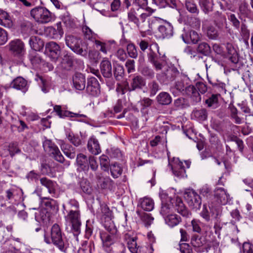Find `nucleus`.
Masks as SVG:
<instances>
[{
  "label": "nucleus",
  "mask_w": 253,
  "mask_h": 253,
  "mask_svg": "<svg viewBox=\"0 0 253 253\" xmlns=\"http://www.w3.org/2000/svg\"><path fill=\"white\" fill-rule=\"evenodd\" d=\"M179 250L181 253H193L191 247L187 243L180 244Z\"/></svg>",
  "instance_id": "nucleus-63"
},
{
  "label": "nucleus",
  "mask_w": 253,
  "mask_h": 253,
  "mask_svg": "<svg viewBox=\"0 0 253 253\" xmlns=\"http://www.w3.org/2000/svg\"><path fill=\"white\" fill-rule=\"evenodd\" d=\"M28 57L31 64L34 66L37 67L43 62L41 57L35 50L31 51Z\"/></svg>",
  "instance_id": "nucleus-40"
},
{
  "label": "nucleus",
  "mask_w": 253,
  "mask_h": 253,
  "mask_svg": "<svg viewBox=\"0 0 253 253\" xmlns=\"http://www.w3.org/2000/svg\"><path fill=\"white\" fill-rule=\"evenodd\" d=\"M107 151L111 157L118 159H121L123 157L122 152L118 148L112 147L109 149H107Z\"/></svg>",
  "instance_id": "nucleus-53"
},
{
  "label": "nucleus",
  "mask_w": 253,
  "mask_h": 253,
  "mask_svg": "<svg viewBox=\"0 0 253 253\" xmlns=\"http://www.w3.org/2000/svg\"><path fill=\"white\" fill-rule=\"evenodd\" d=\"M190 82L189 79L186 76L181 77L180 80L175 82L173 87L171 88L172 92L186 94L187 89L192 85L190 84Z\"/></svg>",
  "instance_id": "nucleus-10"
},
{
  "label": "nucleus",
  "mask_w": 253,
  "mask_h": 253,
  "mask_svg": "<svg viewBox=\"0 0 253 253\" xmlns=\"http://www.w3.org/2000/svg\"><path fill=\"white\" fill-rule=\"evenodd\" d=\"M172 205L170 203H164V201L162 203L161 209L160 211L161 214L164 216L166 217L168 215L171 214L170 212L172 211Z\"/></svg>",
  "instance_id": "nucleus-50"
},
{
  "label": "nucleus",
  "mask_w": 253,
  "mask_h": 253,
  "mask_svg": "<svg viewBox=\"0 0 253 253\" xmlns=\"http://www.w3.org/2000/svg\"><path fill=\"white\" fill-rule=\"evenodd\" d=\"M63 208L68 212L65 216L66 220L72 224V230L74 234L78 235L80 233L81 226L80 211L73 209L66 210L64 205Z\"/></svg>",
  "instance_id": "nucleus-5"
},
{
  "label": "nucleus",
  "mask_w": 253,
  "mask_h": 253,
  "mask_svg": "<svg viewBox=\"0 0 253 253\" xmlns=\"http://www.w3.org/2000/svg\"><path fill=\"white\" fill-rule=\"evenodd\" d=\"M214 22L216 26L221 29L224 26L226 21V17L218 11H216L214 13Z\"/></svg>",
  "instance_id": "nucleus-43"
},
{
  "label": "nucleus",
  "mask_w": 253,
  "mask_h": 253,
  "mask_svg": "<svg viewBox=\"0 0 253 253\" xmlns=\"http://www.w3.org/2000/svg\"><path fill=\"white\" fill-rule=\"evenodd\" d=\"M157 102L161 105H167L172 101V98L169 93L166 92H162L157 96Z\"/></svg>",
  "instance_id": "nucleus-37"
},
{
  "label": "nucleus",
  "mask_w": 253,
  "mask_h": 253,
  "mask_svg": "<svg viewBox=\"0 0 253 253\" xmlns=\"http://www.w3.org/2000/svg\"><path fill=\"white\" fill-rule=\"evenodd\" d=\"M74 65V57L70 53L64 52L61 57L59 67L62 71H71Z\"/></svg>",
  "instance_id": "nucleus-17"
},
{
  "label": "nucleus",
  "mask_w": 253,
  "mask_h": 253,
  "mask_svg": "<svg viewBox=\"0 0 253 253\" xmlns=\"http://www.w3.org/2000/svg\"><path fill=\"white\" fill-rule=\"evenodd\" d=\"M214 195L218 202L222 205L226 204L230 200L229 194L223 188H216Z\"/></svg>",
  "instance_id": "nucleus-19"
},
{
  "label": "nucleus",
  "mask_w": 253,
  "mask_h": 253,
  "mask_svg": "<svg viewBox=\"0 0 253 253\" xmlns=\"http://www.w3.org/2000/svg\"><path fill=\"white\" fill-rule=\"evenodd\" d=\"M29 42L32 50H35L36 52L40 50L44 46L43 41L36 36L31 37Z\"/></svg>",
  "instance_id": "nucleus-34"
},
{
  "label": "nucleus",
  "mask_w": 253,
  "mask_h": 253,
  "mask_svg": "<svg viewBox=\"0 0 253 253\" xmlns=\"http://www.w3.org/2000/svg\"><path fill=\"white\" fill-rule=\"evenodd\" d=\"M185 94L190 97V101L192 105H195L201 100V96L199 91L193 85L187 89Z\"/></svg>",
  "instance_id": "nucleus-26"
},
{
  "label": "nucleus",
  "mask_w": 253,
  "mask_h": 253,
  "mask_svg": "<svg viewBox=\"0 0 253 253\" xmlns=\"http://www.w3.org/2000/svg\"><path fill=\"white\" fill-rule=\"evenodd\" d=\"M124 239L126 242L127 248L132 253H138L139 246L136 243V238L131 237L128 234L124 235Z\"/></svg>",
  "instance_id": "nucleus-27"
},
{
  "label": "nucleus",
  "mask_w": 253,
  "mask_h": 253,
  "mask_svg": "<svg viewBox=\"0 0 253 253\" xmlns=\"http://www.w3.org/2000/svg\"><path fill=\"white\" fill-rule=\"evenodd\" d=\"M20 151L16 143H9L8 145H1L0 147V155L6 157L8 155L13 156Z\"/></svg>",
  "instance_id": "nucleus-20"
},
{
  "label": "nucleus",
  "mask_w": 253,
  "mask_h": 253,
  "mask_svg": "<svg viewBox=\"0 0 253 253\" xmlns=\"http://www.w3.org/2000/svg\"><path fill=\"white\" fill-rule=\"evenodd\" d=\"M139 72L141 74L148 79H153L155 76V73L153 69L146 65H143L140 67Z\"/></svg>",
  "instance_id": "nucleus-45"
},
{
  "label": "nucleus",
  "mask_w": 253,
  "mask_h": 253,
  "mask_svg": "<svg viewBox=\"0 0 253 253\" xmlns=\"http://www.w3.org/2000/svg\"><path fill=\"white\" fill-rule=\"evenodd\" d=\"M35 80L40 84L42 90L44 93H47L49 91L50 88L49 87L48 82L46 80L39 75H36Z\"/></svg>",
  "instance_id": "nucleus-46"
},
{
  "label": "nucleus",
  "mask_w": 253,
  "mask_h": 253,
  "mask_svg": "<svg viewBox=\"0 0 253 253\" xmlns=\"http://www.w3.org/2000/svg\"><path fill=\"white\" fill-rule=\"evenodd\" d=\"M86 91L88 94L92 96H97L100 94V84L96 79L90 78L88 79Z\"/></svg>",
  "instance_id": "nucleus-16"
},
{
  "label": "nucleus",
  "mask_w": 253,
  "mask_h": 253,
  "mask_svg": "<svg viewBox=\"0 0 253 253\" xmlns=\"http://www.w3.org/2000/svg\"><path fill=\"white\" fill-rule=\"evenodd\" d=\"M83 32L86 39L92 41L95 40V34L87 26H83Z\"/></svg>",
  "instance_id": "nucleus-57"
},
{
  "label": "nucleus",
  "mask_w": 253,
  "mask_h": 253,
  "mask_svg": "<svg viewBox=\"0 0 253 253\" xmlns=\"http://www.w3.org/2000/svg\"><path fill=\"white\" fill-rule=\"evenodd\" d=\"M136 213L140 218L145 227L150 226L154 221V217L150 213L144 212L139 210L136 211Z\"/></svg>",
  "instance_id": "nucleus-35"
},
{
  "label": "nucleus",
  "mask_w": 253,
  "mask_h": 253,
  "mask_svg": "<svg viewBox=\"0 0 253 253\" xmlns=\"http://www.w3.org/2000/svg\"><path fill=\"white\" fill-rule=\"evenodd\" d=\"M219 214V211L216 208L207 206L206 204L203 205L200 213V216L207 222H209L212 217L215 219L218 218Z\"/></svg>",
  "instance_id": "nucleus-12"
},
{
  "label": "nucleus",
  "mask_w": 253,
  "mask_h": 253,
  "mask_svg": "<svg viewBox=\"0 0 253 253\" xmlns=\"http://www.w3.org/2000/svg\"><path fill=\"white\" fill-rule=\"evenodd\" d=\"M158 36L160 38H169L173 34V27L169 23H165L158 27Z\"/></svg>",
  "instance_id": "nucleus-23"
},
{
  "label": "nucleus",
  "mask_w": 253,
  "mask_h": 253,
  "mask_svg": "<svg viewBox=\"0 0 253 253\" xmlns=\"http://www.w3.org/2000/svg\"><path fill=\"white\" fill-rule=\"evenodd\" d=\"M199 2L203 11L206 14L212 10L213 5L212 0H200Z\"/></svg>",
  "instance_id": "nucleus-44"
},
{
  "label": "nucleus",
  "mask_w": 253,
  "mask_h": 253,
  "mask_svg": "<svg viewBox=\"0 0 253 253\" xmlns=\"http://www.w3.org/2000/svg\"><path fill=\"white\" fill-rule=\"evenodd\" d=\"M243 253H253V245L248 242H245L243 244Z\"/></svg>",
  "instance_id": "nucleus-64"
},
{
  "label": "nucleus",
  "mask_w": 253,
  "mask_h": 253,
  "mask_svg": "<svg viewBox=\"0 0 253 253\" xmlns=\"http://www.w3.org/2000/svg\"><path fill=\"white\" fill-rule=\"evenodd\" d=\"M147 58L148 61L157 71L163 70L166 62L163 57L160 56L159 46L157 43L150 45Z\"/></svg>",
  "instance_id": "nucleus-2"
},
{
  "label": "nucleus",
  "mask_w": 253,
  "mask_h": 253,
  "mask_svg": "<svg viewBox=\"0 0 253 253\" xmlns=\"http://www.w3.org/2000/svg\"><path fill=\"white\" fill-rule=\"evenodd\" d=\"M73 83L74 87L79 90H83L85 87V78L82 73H76L73 76Z\"/></svg>",
  "instance_id": "nucleus-22"
},
{
  "label": "nucleus",
  "mask_w": 253,
  "mask_h": 253,
  "mask_svg": "<svg viewBox=\"0 0 253 253\" xmlns=\"http://www.w3.org/2000/svg\"><path fill=\"white\" fill-rule=\"evenodd\" d=\"M53 110L56 112V114L60 118L64 117H76V118H86V116L84 114H80L79 113H74L72 112L63 110L61 108V106L60 105H55L53 107Z\"/></svg>",
  "instance_id": "nucleus-21"
},
{
  "label": "nucleus",
  "mask_w": 253,
  "mask_h": 253,
  "mask_svg": "<svg viewBox=\"0 0 253 253\" xmlns=\"http://www.w3.org/2000/svg\"><path fill=\"white\" fill-rule=\"evenodd\" d=\"M43 147L44 151L52 155L55 160L60 163L63 162L64 158L55 143H43Z\"/></svg>",
  "instance_id": "nucleus-14"
},
{
  "label": "nucleus",
  "mask_w": 253,
  "mask_h": 253,
  "mask_svg": "<svg viewBox=\"0 0 253 253\" xmlns=\"http://www.w3.org/2000/svg\"><path fill=\"white\" fill-rule=\"evenodd\" d=\"M191 243L194 247L200 248L206 245L207 240L204 236L195 235L192 236L191 239Z\"/></svg>",
  "instance_id": "nucleus-36"
},
{
  "label": "nucleus",
  "mask_w": 253,
  "mask_h": 253,
  "mask_svg": "<svg viewBox=\"0 0 253 253\" xmlns=\"http://www.w3.org/2000/svg\"><path fill=\"white\" fill-rule=\"evenodd\" d=\"M77 170L79 171H84L86 173L89 170V166L93 171L98 169V165L96 159L93 156L87 157L83 154H79L76 158Z\"/></svg>",
  "instance_id": "nucleus-3"
},
{
  "label": "nucleus",
  "mask_w": 253,
  "mask_h": 253,
  "mask_svg": "<svg viewBox=\"0 0 253 253\" xmlns=\"http://www.w3.org/2000/svg\"><path fill=\"white\" fill-rule=\"evenodd\" d=\"M173 174L178 177L186 176V170L183 163L177 158L174 160V164L171 166Z\"/></svg>",
  "instance_id": "nucleus-25"
},
{
  "label": "nucleus",
  "mask_w": 253,
  "mask_h": 253,
  "mask_svg": "<svg viewBox=\"0 0 253 253\" xmlns=\"http://www.w3.org/2000/svg\"><path fill=\"white\" fill-rule=\"evenodd\" d=\"M66 45L75 53L84 57H86L88 53L86 45H82L81 40L72 35H68L65 39Z\"/></svg>",
  "instance_id": "nucleus-4"
},
{
  "label": "nucleus",
  "mask_w": 253,
  "mask_h": 253,
  "mask_svg": "<svg viewBox=\"0 0 253 253\" xmlns=\"http://www.w3.org/2000/svg\"><path fill=\"white\" fill-rule=\"evenodd\" d=\"M100 71L104 78H111L112 77V69L111 62L105 58L100 63Z\"/></svg>",
  "instance_id": "nucleus-24"
},
{
  "label": "nucleus",
  "mask_w": 253,
  "mask_h": 253,
  "mask_svg": "<svg viewBox=\"0 0 253 253\" xmlns=\"http://www.w3.org/2000/svg\"><path fill=\"white\" fill-rule=\"evenodd\" d=\"M98 183L102 189H111L113 188L114 182L109 178H103L102 181H99Z\"/></svg>",
  "instance_id": "nucleus-56"
},
{
  "label": "nucleus",
  "mask_w": 253,
  "mask_h": 253,
  "mask_svg": "<svg viewBox=\"0 0 253 253\" xmlns=\"http://www.w3.org/2000/svg\"><path fill=\"white\" fill-rule=\"evenodd\" d=\"M106 228L108 232L101 233L100 237L103 246L109 247L118 240L117 229L113 225Z\"/></svg>",
  "instance_id": "nucleus-9"
},
{
  "label": "nucleus",
  "mask_w": 253,
  "mask_h": 253,
  "mask_svg": "<svg viewBox=\"0 0 253 253\" xmlns=\"http://www.w3.org/2000/svg\"><path fill=\"white\" fill-rule=\"evenodd\" d=\"M113 74L117 81H121L125 76V69L123 66L120 64L114 65Z\"/></svg>",
  "instance_id": "nucleus-41"
},
{
  "label": "nucleus",
  "mask_w": 253,
  "mask_h": 253,
  "mask_svg": "<svg viewBox=\"0 0 253 253\" xmlns=\"http://www.w3.org/2000/svg\"><path fill=\"white\" fill-rule=\"evenodd\" d=\"M27 81L22 77H17L13 80L10 84V86L16 89L21 90L25 92L27 90Z\"/></svg>",
  "instance_id": "nucleus-31"
},
{
  "label": "nucleus",
  "mask_w": 253,
  "mask_h": 253,
  "mask_svg": "<svg viewBox=\"0 0 253 253\" xmlns=\"http://www.w3.org/2000/svg\"><path fill=\"white\" fill-rule=\"evenodd\" d=\"M31 16L36 21L41 24H45L52 20V13L45 7L37 6L30 11Z\"/></svg>",
  "instance_id": "nucleus-6"
},
{
  "label": "nucleus",
  "mask_w": 253,
  "mask_h": 253,
  "mask_svg": "<svg viewBox=\"0 0 253 253\" xmlns=\"http://www.w3.org/2000/svg\"><path fill=\"white\" fill-rule=\"evenodd\" d=\"M146 85L145 79L140 75H134L132 77L130 83L129 91H134L136 89H141Z\"/></svg>",
  "instance_id": "nucleus-18"
},
{
  "label": "nucleus",
  "mask_w": 253,
  "mask_h": 253,
  "mask_svg": "<svg viewBox=\"0 0 253 253\" xmlns=\"http://www.w3.org/2000/svg\"><path fill=\"white\" fill-rule=\"evenodd\" d=\"M174 209L177 212L184 217H188L191 214L180 198H176Z\"/></svg>",
  "instance_id": "nucleus-29"
},
{
  "label": "nucleus",
  "mask_w": 253,
  "mask_h": 253,
  "mask_svg": "<svg viewBox=\"0 0 253 253\" xmlns=\"http://www.w3.org/2000/svg\"><path fill=\"white\" fill-rule=\"evenodd\" d=\"M159 85L155 81H152L148 84L150 96H154L159 90Z\"/></svg>",
  "instance_id": "nucleus-52"
},
{
  "label": "nucleus",
  "mask_w": 253,
  "mask_h": 253,
  "mask_svg": "<svg viewBox=\"0 0 253 253\" xmlns=\"http://www.w3.org/2000/svg\"><path fill=\"white\" fill-rule=\"evenodd\" d=\"M197 50L203 55H208L211 52V47L208 43L203 42L199 44Z\"/></svg>",
  "instance_id": "nucleus-55"
},
{
  "label": "nucleus",
  "mask_w": 253,
  "mask_h": 253,
  "mask_svg": "<svg viewBox=\"0 0 253 253\" xmlns=\"http://www.w3.org/2000/svg\"><path fill=\"white\" fill-rule=\"evenodd\" d=\"M138 207L145 211H151L154 207V201L150 198L144 197L139 200Z\"/></svg>",
  "instance_id": "nucleus-30"
},
{
  "label": "nucleus",
  "mask_w": 253,
  "mask_h": 253,
  "mask_svg": "<svg viewBox=\"0 0 253 253\" xmlns=\"http://www.w3.org/2000/svg\"><path fill=\"white\" fill-rule=\"evenodd\" d=\"M45 52L52 61L56 62L60 55V47L55 42H50L45 45Z\"/></svg>",
  "instance_id": "nucleus-11"
},
{
  "label": "nucleus",
  "mask_w": 253,
  "mask_h": 253,
  "mask_svg": "<svg viewBox=\"0 0 253 253\" xmlns=\"http://www.w3.org/2000/svg\"><path fill=\"white\" fill-rule=\"evenodd\" d=\"M165 222L171 227L176 226L181 221V218L176 214H171L165 217Z\"/></svg>",
  "instance_id": "nucleus-39"
},
{
  "label": "nucleus",
  "mask_w": 253,
  "mask_h": 253,
  "mask_svg": "<svg viewBox=\"0 0 253 253\" xmlns=\"http://www.w3.org/2000/svg\"><path fill=\"white\" fill-rule=\"evenodd\" d=\"M110 171L114 178H117L121 175L123 169L117 163H114L110 166Z\"/></svg>",
  "instance_id": "nucleus-49"
},
{
  "label": "nucleus",
  "mask_w": 253,
  "mask_h": 253,
  "mask_svg": "<svg viewBox=\"0 0 253 253\" xmlns=\"http://www.w3.org/2000/svg\"><path fill=\"white\" fill-rule=\"evenodd\" d=\"M0 25L7 28H10L12 26V22L8 13L1 9H0Z\"/></svg>",
  "instance_id": "nucleus-38"
},
{
  "label": "nucleus",
  "mask_w": 253,
  "mask_h": 253,
  "mask_svg": "<svg viewBox=\"0 0 253 253\" xmlns=\"http://www.w3.org/2000/svg\"><path fill=\"white\" fill-rule=\"evenodd\" d=\"M208 115L207 110L205 108L195 109L192 111L191 118L198 122H203L207 120Z\"/></svg>",
  "instance_id": "nucleus-28"
},
{
  "label": "nucleus",
  "mask_w": 253,
  "mask_h": 253,
  "mask_svg": "<svg viewBox=\"0 0 253 253\" xmlns=\"http://www.w3.org/2000/svg\"><path fill=\"white\" fill-rule=\"evenodd\" d=\"M185 6L186 9L190 13L198 14L199 13V9L196 4L193 0H186L185 2Z\"/></svg>",
  "instance_id": "nucleus-48"
},
{
  "label": "nucleus",
  "mask_w": 253,
  "mask_h": 253,
  "mask_svg": "<svg viewBox=\"0 0 253 253\" xmlns=\"http://www.w3.org/2000/svg\"><path fill=\"white\" fill-rule=\"evenodd\" d=\"M173 105L175 109H183L189 106L187 102V100L183 97H180L175 99L173 102Z\"/></svg>",
  "instance_id": "nucleus-51"
},
{
  "label": "nucleus",
  "mask_w": 253,
  "mask_h": 253,
  "mask_svg": "<svg viewBox=\"0 0 253 253\" xmlns=\"http://www.w3.org/2000/svg\"><path fill=\"white\" fill-rule=\"evenodd\" d=\"M99 160L100 166L104 170L108 169L110 164L109 158L107 156L103 155L100 157Z\"/></svg>",
  "instance_id": "nucleus-62"
},
{
  "label": "nucleus",
  "mask_w": 253,
  "mask_h": 253,
  "mask_svg": "<svg viewBox=\"0 0 253 253\" xmlns=\"http://www.w3.org/2000/svg\"><path fill=\"white\" fill-rule=\"evenodd\" d=\"M127 52L130 57L136 58L138 56V52L136 46L133 43H129L127 45Z\"/></svg>",
  "instance_id": "nucleus-60"
},
{
  "label": "nucleus",
  "mask_w": 253,
  "mask_h": 253,
  "mask_svg": "<svg viewBox=\"0 0 253 253\" xmlns=\"http://www.w3.org/2000/svg\"><path fill=\"white\" fill-rule=\"evenodd\" d=\"M161 73L157 74V78L164 83L173 81L179 75L178 70L174 66H164Z\"/></svg>",
  "instance_id": "nucleus-8"
},
{
  "label": "nucleus",
  "mask_w": 253,
  "mask_h": 253,
  "mask_svg": "<svg viewBox=\"0 0 253 253\" xmlns=\"http://www.w3.org/2000/svg\"><path fill=\"white\" fill-rule=\"evenodd\" d=\"M80 185L82 191L87 194H90L91 192V188L89 182L86 179H82L80 182Z\"/></svg>",
  "instance_id": "nucleus-58"
},
{
  "label": "nucleus",
  "mask_w": 253,
  "mask_h": 253,
  "mask_svg": "<svg viewBox=\"0 0 253 253\" xmlns=\"http://www.w3.org/2000/svg\"><path fill=\"white\" fill-rule=\"evenodd\" d=\"M87 148L89 152L93 155H97L101 152L99 143H87Z\"/></svg>",
  "instance_id": "nucleus-61"
},
{
  "label": "nucleus",
  "mask_w": 253,
  "mask_h": 253,
  "mask_svg": "<svg viewBox=\"0 0 253 253\" xmlns=\"http://www.w3.org/2000/svg\"><path fill=\"white\" fill-rule=\"evenodd\" d=\"M9 50L15 56H22L25 52L23 42L19 39L11 41L9 43Z\"/></svg>",
  "instance_id": "nucleus-15"
},
{
  "label": "nucleus",
  "mask_w": 253,
  "mask_h": 253,
  "mask_svg": "<svg viewBox=\"0 0 253 253\" xmlns=\"http://www.w3.org/2000/svg\"><path fill=\"white\" fill-rule=\"evenodd\" d=\"M41 199L42 202L47 208L55 209L58 206L56 201L52 199H50L46 197H41Z\"/></svg>",
  "instance_id": "nucleus-54"
},
{
  "label": "nucleus",
  "mask_w": 253,
  "mask_h": 253,
  "mask_svg": "<svg viewBox=\"0 0 253 253\" xmlns=\"http://www.w3.org/2000/svg\"><path fill=\"white\" fill-rule=\"evenodd\" d=\"M41 184L45 187L49 194L52 195L56 193V183L46 177H42L40 179Z\"/></svg>",
  "instance_id": "nucleus-33"
},
{
  "label": "nucleus",
  "mask_w": 253,
  "mask_h": 253,
  "mask_svg": "<svg viewBox=\"0 0 253 253\" xmlns=\"http://www.w3.org/2000/svg\"><path fill=\"white\" fill-rule=\"evenodd\" d=\"M94 43L96 48L104 54H107L110 49L111 45L108 43L102 42L97 40H94Z\"/></svg>",
  "instance_id": "nucleus-47"
},
{
  "label": "nucleus",
  "mask_w": 253,
  "mask_h": 253,
  "mask_svg": "<svg viewBox=\"0 0 253 253\" xmlns=\"http://www.w3.org/2000/svg\"><path fill=\"white\" fill-rule=\"evenodd\" d=\"M219 94H213L210 96L205 101V103L207 105L208 107H211L213 109L217 107L218 103V98L220 97Z\"/></svg>",
  "instance_id": "nucleus-42"
},
{
  "label": "nucleus",
  "mask_w": 253,
  "mask_h": 253,
  "mask_svg": "<svg viewBox=\"0 0 253 253\" xmlns=\"http://www.w3.org/2000/svg\"><path fill=\"white\" fill-rule=\"evenodd\" d=\"M63 235L59 225L55 223L50 229V238L44 235V240L48 244L52 243L61 252L66 253L69 244L64 240Z\"/></svg>",
  "instance_id": "nucleus-1"
},
{
  "label": "nucleus",
  "mask_w": 253,
  "mask_h": 253,
  "mask_svg": "<svg viewBox=\"0 0 253 253\" xmlns=\"http://www.w3.org/2000/svg\"><path fill=\"white\" fill-rule=\"evenodd\" d=\"M184 199L189 207L193 210L199 209L202 200L200 195L193 189H187L184 193Z\"/></svg>",
  "instance_id": "nucleus-7"
},
{
  "label": "nucleus",
  "mask_w": 253,
  "mask_h": 253,
  "mask_svg": "<svg viewBox=\"0 0 253 253\" xmlns=\"http://www.w3.org/2000/svg\"><path fill=\"white\" fill-rule=\"evenodd\" d=\"M128 19L129 21L139 26L140 22L138 18L136 15V12L133 8H131L127 13Z\"/></svg>",
  "instance_id": "nucleus-59"
},
{
  "label": "nucleus",
  "mask_w": 253,
  "mask_h": 253,
  "mask_svg": "<svg viewBox=\"0 0 253 253\" xmlns=\"http://www.w3.org/2000/svg\"><path fill=\"white\" fill-rule=\"evenodd\" d=\"M181 37L186 43H192L195 44L200 40L198 34L195 31L188 28H184L181 34Z\"/></svg>",
  "instance_id": "nucleus-13"
},
{
  "label": "nucleus",
  "mask_w": 253,
  "mask_h": 253,
  "mask_svg": "<svg viewBox=\"0 0 253 253\" xmlns=\"http://www.w3.org/2000/svg\"><path fill=\"white\" fill-rule=\"evenodd\" d=\"M58 168V165L53 163H42L41 165V171L43 173L54 177L55 176V169Z\"/></svg>",
  "instance_id": "nucleus-32"
}]
</instances>
